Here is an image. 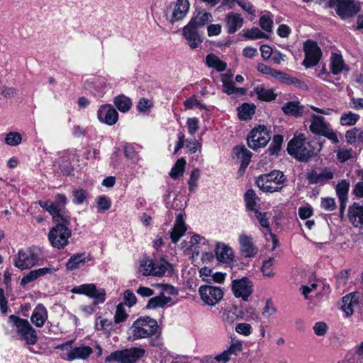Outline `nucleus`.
<instances>
[{
  "label": "nucleus",
  "mask_w": 363,
  "mask_h": 363,
  "mask_svg": "<svg viewBox=\"0 0 363 363\" xmlns=\"http://www.w3.org/2000/svg\"><path fill=\"white\" fill-rule=\"evenodd\" d=\"M67 199L64 194H57L55 201L50 200L39 201L40 207L47 211L57 224L49 231L48 240L54 248L61 250L69 243L72 230L69 228L70 216L65 209Z\"/></svg>",
  "instance_id": "nucleus-1"
},
{
  "label": "nucleus",
  "mask_w": 363,
  "mask_h": 363,
  "mask_svg": "<svg viewBox=\"0 0 363 363\" xmlns=\"http://www.w3.org/2000/svg\"><path fill=\"white\" fill-rule=\"evenodd\" d=\"M157 329L156 320L149 317H140L130 327L129 339L136 340L150 337L157 333Z\"/></svg>",
  "instance_id": "nucleus-2"
},
{
  "label": "nucleus",
  "mask_w": 363,
  "mask_h": 363,
  "mask_svg": "<svg viewBox=\"0 0 363 363\" xmlns=\"http://www.w3.org/2000/svg\"><path fill=\"white\" fill-rule=\"evenodd\" d=\"M9 322L12 324L19 339L24 341L27 345H34L38 342L36 330L31 326L29 321L15 315L9 317Z\"/></svg>",
  "instance_id": "nucleus-3"
},
{
  "label": "nucleus",
  "mask_w": 363,
  "mask_h": 363,
  "mask_svg": "<svg viewBox=\"0 0 363 363\" xmlns=\"http://www.w3.org/2000/svg\"><path fill=\"white\" fill-rule=\"evenodd\" d=\"M286 177L279 170L259 176L256 179L258 187L264 192L274 193L281 191L285 185Z\"/></svg>",
  "instance_id": "nucleus-4"
},
{
  "label": "nucleus",
  "mask_w": 363,
  "mask_h": 363,
  "mask_svg": "<svg viewBox=\"0 0 363 363\" xmlns=\"http://www.w3.org/2000/svg\"><path fill=\"white\" fill-rule=\"evenodd\" d=\"M287 150L289 155L301 161H306L314 154L313 150L303 135L294 137L289 143Z\"/></svg>",
  "instance_id": "nucleus-5"
},
{
  "label": "nucleus",
  "mask_w": 363,
  "mask_h": 363,
  "mask_svg": "<svg viewBox=\"0 0 363 363\" xmlns=\"http://www.w3.org/2000/svg\"><path fill=\"white\" fill-rule=\"evenodd\" d=\"M139 272L145 277H162L170 267V264L164 260H152L143 258L140 260Z\"/></svg>",
  "instance_id": "nucleus-6"
},
{
  "label": "nucleus",
  "mask_w": 363,
  "mask_h": 363,
  "mask_svg": "<svg viewBox=\"0 0 363 363\" xmlns=\"http://www.w3.org/2000/svg\"><path fill=\"white\" fill-rule=\"evenodd\" d=\"M38 252L35 248L20 250L16 255L14 266L21 270L30 269L35 266L40 261Z\"/></svg>",
  "instance_id": "nucleus-7"
},
{
  "label": "nucleus",
  "mask_w": 363,
  "mask_h": 363,
  "mask_svg": "<svg viewBox=\"0 0 363 363\" xmlns=\"http://www.w3.org/2000/svg\"><path fill=\"white\" fill-rule=\"evenodd\" d=\"M72 342L73 341L72 340L67 341L56 347L65 352L62 357L67 360L72 361L77 359H86L93 352V350L89 346L81 345L73 347H72Z\"/></svg>",
  "instance_id": "nucleus-8"
},
{
  "label": "nucleus",
  "mask_w": 363,
  "mask_h": 363,
  "mask_svg": "<svg viewBox=\"0 0 363 363\" xmlns=\"http://www.w3.org/2000/svg\"><path fill=\"white\" fill-rule=\"evenodd\" d=\"M145 350L140 347H133L122 351H116L106 357V361H117L118 363H136L145 355Z\"/></svg>",
  "instance_id": "nucleus-9"
},
{
  "label": "nucleus",
  "mask_w": 363,
  "mask_h": 363,
  "mask_svg": "<svg viewBox=\"0 0 363 363\" xmlns=\"http://www.w3.org/2000/svg\"><path fill=\"white\" fill-rule=\"evenodd\" d=\"M329 6H335L336 13L342 19L352 17L360 10L359 4L354 0H330Z\"/></svg>",
  "instance_id": "nucleus-10"
},
{
  "label": "nucleus",
  "mask_w": 363,
  "mask_h": 363,
  "mask_svg": "<svg viewBox=\"0 0 363 363\" xmlns=\"http://www.w3.org/2000/svg\"><path fill=\"white\" fill-rule=\"evenodd\" d=\"M271 139L269 130L264 125L253 128L247 136V145L252 150H257L267 145Z\"/></svg>",
  "instance_id": "nucleus-11"
},
{
  "label": "nucleus",
  "mask_w": 363,
  "mask_h": 363,
  "mask_svg": "<svg viewBox=\"0 0 363 363\" xmlns=\"http://www.w3.org/2000/svg\"><path fill=\"white\" fill-rule=\"evenodd\" d=\"M72 292L78 294H84L94 298V304L104 303L106 300V291L104 289H98L94 284H84L74 287Z\"/></svg>",
  "instance_id": "nucleus-12"
},
{
  "label": "nucleus",
  "mask_w": 363,
  "mask_h": 363,
  "mask_svg": "<svg viewBox=\"0 0 363 363\" xmlns=\"http://www.w3.org/2000/svg\"><path fill=\"white\" fill-rule=\"evenodd\" d=\"M305 59L303 65L306 68L315 66L320 61L322 56V51L318 44L311 40H308L303 45Z\"/></svg>",
  "instance_id": "nucleus-13"
},
{
  "label": "nucleus",
  "mask_w": 363,
  "mask_h": 363,
  "mask_svg": "<svg viewBox=\"0 0 363 363\" xmlns=\"http://www.w3.org/2000/svg\"><path fill=\"white\" fill-rule=\"evenodd\" d=\"M201 300L208 306L216 305L223 297V291L220 287L205 285L199 288Z\"/></svg>",
  "instance_id": "nucleus-14"
},
{
  "label": "nucleus",
  "mask_w": 363,
  "mask_h": 363,
  "mask_svg": "<svg viewBox=\"0 0 363 363\" xmlns=\"http://www.w3.org/2000/svg\"><path fill=\"white\" fill-rule=\"evenodd\" d=\"M232 289L237 298H242L247 301L249 296L252 294V282L247 277L235 279L232 282Z\"/></svg>",
  "instance_id": "nucleus-15"
},
{
  "label": "nucleus",
  "mask_w": 363,
  "mask_h": 363,
  "mask_svg": "<svg viewBox=\"0 0 363 363\" xmlns=\"http://www.w3.org/2000/svg\"><path fill=\"white\" fill-rule=\"evenodd\" d=\"M99 120L108 125L115 124L118 118V112L111 105L106 104L99 107L97 113Z\"/></svg>",
  "instance_id": "nucleus-16"
},
{
  "label": "nucleus",
  "mask_w": 363,
  "mask_h": 363,
  "mask_svg": "<svg viewBox=\"0 0 363 363\" xmlns=\"http://www.w3.org/2000/svg\"><path fill=\"white\" fill-rule=\"evenodd\" d=\"M238 241L240 252L244 257H253L257 255L258 250L254 245L252 238L251 236L242 233L240 235Z\"/></svg>",
  "instance_id": "nucleus-17"
},
{
  "label": "nucleus",
  "mask_w": 363,
  "mask_h": 363,
  "mask_svg": "<svg viewBox=\"0 0 363 363\" xmlns=\"http://www.w3.org/2000/svg\"><path fill=\"white\" fill-rule=\"evenodd\" d=\"M198 30V28L189 23L183 28V35L188 41L189 47L192 49L198 48L203 41Z\"/></svg>",
  "instance_id": "nucleus-18"
},
{
  "label": "nucleus",
  "mask_w": 363,
  "mask_h": 363,
  "mask_svg": "<svg viewBox=\"0 0 363 363\" xmlns=\"http://www.w3.org/2000/svg\"><path fill=\"white\" fill-rule=\"evenodd\" d=\"M225 23L228 33L233 34L244 24V18L237 13L230 12L225 16Z\"/></svg>",
  "instance_id": "nucleus-19"
},
{
  "label": "nucleus",
  "mask_w": 363,
  "mask_h": 363,
  "mask_svg": "<svg viewBox=\"0 0 363 363\" xmlns=\"http://www.w3.org/2000/svg\"><path fill=\"white\" fill-rule=\"evenodd\" d=\"M232 74H223L221 75V82L223 83V91L228 95H244L246 89L244 88H237L232 81Z\"/></svg>",
  "instance_id": "nucleus-20"
},
{
  "label": "nucleus",
  "mask_w": 363,
  "mask_h": 363,
  "mask_svg": "<svg viewBox=\"0 0 363 363\" xmlns=\"http://www.w3.org/2000/svg\"><path fill=\"white\" fill-rule=\"evenodd\" d=\"M190 4L188 0H177L174 4L172 21L182 20L189 11Z\"/></svg>",
  "instance_id": "nucleus-21"
},
{
  "label": "nucleus",
  "mask_w": 363,
  "mask_h": 363,
  "mask_svg": "<svg viewBox=\"0 0 363 363\" xmlns=\"http://www.w3.org/2000/svg\"><path fill=\"white\" fill-rule=\"evenodd\" d=\"M333 178V172L327 168L320 171H313L307 176L311 184H324Z\"/></svg>",
  "instance_id": "nucleus-22"
},
{
  "label": "nucleus",
  "mask_w": 363,
  "mask_h": 363,
  "mask_svg": "<svg viewBox=\"0 0 363 363\" xmlns=\"http://www.w3.org/2000/svg\"><path fill=\"white\" fill-rule=\"evenodd\" d=\"M350 221L355 227L363 225V206L354 203L349 208L348 213Z\"/></svg>",
  "instance_id": "nucleus-23"
},
{
  "label": "nucleus",
  "mask_w": 363,
  "mask_h": 363,
  "mask_svg": "<svg viewBox=\"0 0 363 363\" xmlns=\"http://www.w3.org/2000/svg\"><path fill=\"white\" fill-rule=\"evenodd\" d=\"M56 270L51 267L40 268L35 270L30 271L21 280V285L25 286L26 284L36 280L38 278L43 277L47 274H52Z\"/></svg>",
  "instance_id": "nucleus-24"
},
{
  "label": "nucleus",
  "mask_w": 363,
  "mask_h": 363,
  "mask_svg": "<svg viewBox=\"0 0 363 363\" xmlns=\"http://www.w3.org/2000/svg\"><path fill=\"white\" fill-rule=\"evenodd\" d=\"M186 231V227L182 213L177 216L176 221L172 230L170 232L172 241L176 243Z\"/></svg>",
  "instance_id": "nucleus-25"
},
{
  "label": "nucleus",
  "mask_w": 363,
  "mask_h": 363,
  "mask_svg": "<svg viewBox=\"0 0 363 363\" xmlns=\"http://www.w3.org/2000/svg\"><path fill=\"white\" fill-rule=\"evenodd\" d=\"M217 259L223 263H230L233 259V250L223 243H218L216 247Z\"/></svg>",
  "instance_id": "nucleus-26"
},
{
  "label": "nucleus",
  "mask_w": 363,
  "mask_h": 363,
  "mask_svg": "<svg viewBox=\"0 0 363 363\" xmlns=\"http://www.w3.org/2000/svg\"><path fill=\"white\" fill-rule=\"evenodd\" d=\"M349 186L350 184L346 180H342L336 186V192L340 203V212L341 216L343 215L344 211L346 208Z\"/></svg>",
  "instance_id": "nucleus-27"
},
{
  "label": "nucleus",
  "mask_w": 363,
  "mask_h": 363,
  "mask_svg": "<svg viewBox=\"0 0 363 363\" xmlns=\"http://www.w3.org/2000/svg\"><path fill=\"white\" fill-rule=\"evenodd\" d=\"M48 318V312L45 307L42 304H38L33 310L30 320L36 327L40 328Z\"/></svg>",
  "instance_id": "nucleus-28"
},
{
  "label": "nucleus",
  "mask_w": 363,
  "mask_h": 363,
  "mask_svg": "<svg viewBox=\"0 0 363 363\" xmlns=\"http://www.w3.org/2000/svg\"><path fill=\"white\" fill-rule=\"evenodd\" d=\"M329 126L330 124L325 121L323 117L315 114L311 115V123L309 129L313 133L321 135Z\"/></svg>",
  "instance_id": "nucleus-29"
},
{
  "label": "nucleus",
  "mask_w": 363,
  "mask_h": 363,
  "mask_svg": "<svg viewBox=\"0 0 363 363\" xmlns=\"http://www.w3.org/2000/svg\"><path fill=\"white\" fill-rule=\"evenodd\" d=\"M303 109L304 106L301 105L300 102L297 101H289L284 104L281 107V110L286 115L296 118L303 116Z\"/></svg>",
  "instance_id": "nucleus-30"
},
{
  "label": "nucleus",
  "mask_w": 363,
  "mask_h": 363,
  "mask_svg": "<svg viewBox=\"0 0 363 363\" xmlns=\"http://www.w3.org/2000/svg\"><path fill=\"white\" fill-rule=\"evenodd\" d=\"M90 260V257L85 256L84 253H77L70 257L66 264V267L67 270L73 271L84 266L86 262Z\"/></svg>",
  "instance_id": "nucleus-31"
},
{
  "label": "nucleus",
  "mask_w": 363,
  "mask_h": 363,
  "mask_svg": "<svg viewBox=\"0 0 363 363\" xmlns=\"http://www.w3.org/2000/svg\"><path fill=\"white\" fill-rule=\"evenodd\" d=\"M341 308L347 316L352 315L354 308L357 306L358 301L355 293H351L342 298Z\"/></svg>",
  "instance_id": "nucleus-32"
},
{
  "label": "nucleus",
  "mask_w": 363,
  "mask_h": 363,
  "mask_svg": "<svg viewBox=\"0 0 363 363\" xmlns=\"http://www.w3.org/2000/svg\"><path fill=\"white\" fill-rule=\"evenodd\" d=\"M212 20L213 16L211 13L201 11L191 19L189 24H191L192 26L199 29Z\"/></svg>",
  "instance_id": "nucleus-33"
},
{
  "label": "nucleus",
  "mask_w": 363,
  "mask_h": 363,
  "mask_svg": "<svg viewBox=\"0 0 363 363\" xmlns=\"http://www.w3.org/2000/svg\"><path fill=\"white\" fill-rule=\"evenodd\" d=\"M233 152L241 160V167L246 168L251 161L252 153L245 146H236Z\"/></svg>",
  "instance_id": "nucleus-34"
},
{
  "label": "nucleus",
  "mask_w": 363,
  "mask_h": 363,
  "mask_svg": "<svg viewBox=\"0 0 363 363\" xmlns=\"http://www.w3.org/2000/svg\"><path fill=\"white\" fill-rule=\"evenodd\" d=\"M171 300V297L165 296L163 294H161L159 296L151 298L146 305V308L155 309L157 308H162L169 303Z\"/></svg>",
  "instance_id": "nucleus-35"
},
{
  "label": "nucleus",
  "mask_w": 363,
  "mask_h": 363,
  "mask_svg": "<svg viewBox=\"0 0 363 363\" xmlns=\"http://www.w3.org/2000/svg\"><path fill=\"white\" fill-rule=\"evenodd\" d=\"M278 80L284 84H288V85H294L297 87L301 88V89H306L307 86L306 84L301 81L300 79H297L296 77H294L287 73L281 72Z\"/></svg>",
  "instance_id": "nucleus-36"
},
{
  "label": "nucleus",
  "mask_w": 363,
  "mask_h": 363,
  "mask_svg": "<svg viewBox=\"0 0 363 363\" xmlns=\"http://www.w3.org/2000/svg\"><path fill=\"white\" fill-rule=\"evenodd\" d=\"M206 61L209 67H213L218 72L224 71L227 67V64L214 54L208 55Z\"/></svg>",
  "instance_id": "nucleus-37"
},
{
  "label": "nucleus",
  "mask_w": 363,
  "mask_h": 363,
  "mask_svg": "<svg viewBox=\"0 0 363 363\" xmlns=\"http://www.w3.org/2000/svg\"><path fill=\"white\" fill-rule=\"evenodd\" d=\"M254 93L257 96V98L262 101H270L275 99V94L272 89H266L262 86H257L254 89Z\"/></svg>",
  "instance_id": "nucleus-38"
},
{
  "label": "nucleus",
  "mask_w": 363,
  "mask_h": 363,
  "mask_svg": "<svg viewBox=\"0 0 363 363\" xmlns=\"http://www.w3.org/2000/svg\"><path fill=\"white\" fill-rule=\"evenodd\" d=\"M240 119L247 121L251 119L255 112V106L253 104H244L238 108Z\"/></svg>",
  "instance_id": "nucleus-39"
},
{
  "label": "nucleus",
  "mask_w": 363,
  "mask_h": 363,
  "mask_svg": "<svg viewBox=\"0 0 363 363\" xmlns=\"http://www.w3.org/2000/svg\"><path fill=\"white\" fill-rule=\"evenodd\" d=\"M244 199L246 204V207L250 211H257L256 206L257 201L259 200L257 196L255 191L250 189H248L244 194Z\"/></svg>",
  "instance_id": "nucleus-40"
},
{
  "label": "nucleus",
  "mask_w": 363,
  "mask_h": 363,
  "mask_svg": "<svg viewBox=\"0 0 363 363\" xmlns=\"http://www.w3.org/2000/svg\"><path fill=\"white\" fill-rule=\"evenodd\" d=\"M114 104L120 111L125 113L130 110L132 102L129 98L121 95L114 99Z\"/></svg>",
  "instance_id": "nucleus-41"
},
{
  "label": "nucleus",
  "mask_w": 363,
  "mask_h": 363,
  "mask_svg": "<svg viewBox=\"0 0 363 363\" xmlns=\"http://www.w3.org/2000/svg\"><path fill=\"white\" fill-rule=\"evenodd\" d=\"M345 64L341 55L333 53L331 57V72L333 74H338L344 68Z\"/></svg>",
  "instance_id": "nucleus-42"
},
{
  "label": "nucleus",
  "mask_w": 363,
  "mask_h": 363,
  "mask_svg": "<svg viewBox=\"0 0 363 363\" xmlns=\"http://www.w3.org/2000/svg\"><path fill=\"white\" fill-rule=\"evenodd\" d=\"M185 165L186 160L184 158L181 157L178 159L170 171V177L172 179H176L179 178L180 176H182L184 172Z\"/></svg>",
  "instance_id": "nucleus-43"
},
{
  "label": "nucleus",
  "mask_w": 363,
  "mask_h": 363,
  "mask_svg": "<svg viewBox=\"0 0 363 363\" xmlns=\"http://www.w3.org/2000/svg\"><path fill=\"white\" fill-rule=\"evenodd\" d=\"M275 259L274 258H269L264 261L261 267V271L263 275L266 277H273L275 275L274 272V265Z\"/></svg>",
  "instance_id": "nucleus-44"
},
{
  "label": "nucleus",
  "mask_w": 363,
  "mask_h": 363,
  "mask_svg": "<svg viewBox=\"0 0 363 363\" xmlns=\"http://www.w3.org/2000/svg\"><path fill=\"white\" fill-rule=\"evenodd\" d=\"M283 143V136L276 135L274 136L272 143L268 148L270 155H277L281 149Z\"/></svg>",
  "instance_id": "nucleus-45"
},
{
  "label": "nucleus",
  "mask_w": 363,
  "mask_h": 363,
  "mask_svg": "<svg viewBox=\"0 0 363 363\" xmlns=\"http://www.w3.org/2000/svg\"><path fill=\"white\" fill-rule=\"evenodd\" d=\"M359 116L352 112L342 114L340 118V123L342 125H352L359 120Z\"/></svg>",
  "instance_id": "nucleus-46"
},
{
  "label": "nucleus",
  "mask_w": 363,
  "mask_h": 363,
  "mask_svg": "<svg viewBox=\"0 0 363 363\" xmlns=\"http://www.w3.org/2000/svg\"><path fill=\"white\" fill-rule=\"evenodd\" d=\"M243 36L249 39H260L267 38V35L262 33L258 28H252L245 30Z\"/></svg>",
  "instance_id": "nucleus-47"
},
{
  "label": "nucleus",
  "mask_w": 363,
  "mask_h": 363,
  "mask_svg": "<svg viewBox=\"0 0 363 363\" xmlns=\"http://www.w3.org/2000/svg\"><path fill=\"white\" fill-rule=\"evenodd\" d=\"M22 140L21 135L17 132H10L5 138V142L7 145L11 146L18 145L21 143Z\"/></svg>",
  "instance_id": "nucleus-48"
},
{
  "label": "nucleus",
  "mask_w": 363,
  "mask_h": 363,
  "mask_svg": "<svg viewBox=\"0 0 363 363\" xmlns=\"http://www.w3.org/2000/svg\"><path fill=\"white\" fill-rule=\"evenodd\" d=\"M128 318L123 303H119L116 307V311L114 315V322L120 323L124 322Z\"/></svg>",
  "instance_id": "nucleus-49"
},
{
  "label": "nucleus",
  "mask_w": 363,
  "mask_h": 363,
  "mask_svg": "<svg viewBox=\"0 0 363 363\" xmlns=\"http://www.w3.org/2000/svg\"><path fill=\"white\" fill-rule=\"evenodd\" d=\"M95 328L97 330H108L111 328V322L106 318L99 316L95 321Z\"/></svg>",
  "instance_id": "nucleus-50"
},
{
  "label": "nucleus",
  "mask_w": 363,
  "mask_h": 363,
  "mask_svg": "<svg viewBox=\"0 0 363 363\" xmlns=\"http://www.w3.org/2000/svg\"><path fill=\"white\" fill-rule=\"evenodd\" d=\"M200 170L199 169H194L191 171L190 178L188 182L190 191H194L197 187V182L200 178Z\"/></svg>",
  "instance_id": "nucleus-51"
},
{
  "label": "nucleus",
  "mask_w": 363,
  "mask_h": 363,
  "mask_svg": "<svg viewBox=\"0 0 363 363\" xmlns=\"http://www.w3.org/2000/svg\"><path fill=\"white\" fill-rule=\"evenodd\" d=\"M362 134H363L362 131L354 128L353 129L347 130L346 132L345 137L348 143H353L356 141L357 139H359L362 138Z\"/></svg>",
  "instance_id": "nucleus-52"
},
{
  "label": "nucleus",
  "mask_w": 363,
  "mask_h": 363,
  "mask_svg": "<svg viewBox=\"0 0 363 363\" xmlns=\"http://www.w3.org/2000/svg\"><path fill=\"white\" fill-rule=\"evenodd\" d=\"M259 25L265 31L271 32L272 30L273 21L269 15H263L259 18Z\"/></svg>",
  "instance_id": "nucleus-53"
},
{
  "label": "nucleus",
  "mask_w": 363,
  "mask_h": 363,
  "mask_svg": "<svg viewBox=\"0 0 363 363\" xmlns=\"http://www.w3.org/2000/svg\"><path fill=\"white\" fill-rule=\"evenodd\" d=\"M232 355H237L238 352L242 350V343L238 340H232L230 347L226 350Z\"/></svg>",
  "instance_id": "nucleus-54"
},
{
  "label": "nucleus",
  "mask_w": 363,
  "mask_h": 363,
  "mask_svg": "<svg viewBox=\"0 0 363 363\" xmlns=\"http://www.w3.org/2000/svg\"><path fill=\"white\" fill-rule=\"evenodd\" d=\"M96 203L99 211H105L110 208L111 202L106 196H101L96 199Z\"/></svg>",
  "instance_id": "nucleus-55"
},
{
  "label": "nucleus",
  "mask_w": 363,
  "mask_h": 363,
  "mask_svg": "<svg viewBox=\"0 0 363 363\" xmlns=\"http://www.w3.org/2000/svg\"><path fill=\"white\" fill-rule=\"evenodd\" d=\"M123 301L126 306L131 307L136 303L137 298L131 291L126 290L123 294Z\"/></svg>",
  "instance_id": "nucleus-56"
},
{
  "label": "nucleus",
  "mask_w": 363,
  "mask_h": 363,
  "mask_svg": "<svg viewBox=\"0 0 363 363\" xmlns=\"http://www.w3.org/2000/svg\"><path fill=\"white\" fill-rule=\"evenodd\" d=\"M184 104L185 106V108L186 109H191V108H194L195 107H197L200 109H202V108H206V106L201 104L199 100H197L196 99H195L194 97H191L188 99H186L184 102Z\"/></svg>",
  "instance_id": "nucleus-57"
},
{
  "label": "nucleus",
  "mask_w": 363,
  "mask_h": 363,
  "mask_svg": "<svg viewBox=\"0 0 363 363\" xmlns=\"http://www.w3.org/2000/svg\"><path fill=\"white\" fill-rule=\"evenodd\" d=\"M321 207L328 211H333L336 208L335 199L330 197L322 199Z\"/></svg>",
  "instance_id": "nucleus-58"
},
{
  "label": "nucleus",
  "mask_w": 363,
  "mask_h": 363,
  "mask_svg": "<svg viewBox=\"0 0 363 363\" xmlns=\"http://www.w3.org/2000/svg\"><path fill=\"white\" fill-rule=\"evenodd\" d=\"M328 325L324 322H318L313 326V331L318 336H324L328 331Z\"/></svg>",
  "instance_id": "nucleus-59"
},
{
  "label": "nucleus",
  "mask_w": 363,
  "mask_h": 363,
  "mask_svg": "<svg viewBox=\"0 0 363 363\" xmlns=\"http://www.w3.org/2000/svg\"><path fill=\"white\" fill-rule=\"evenodd\" d=\"M235 331L245 336H248L251 334V325L246 323H241L236 325Z\"/></svg>",
  "instance_id": "nucleus-60"
},
{
  "label": "nucleus",
  "mask_w": 363,
  "mask_h": 363,
  "mask_svg": "<svg viewBox=\"0 0 363 363\" xmlns=\"http://www.w3.org/2000/svg\"><path fill=\"white\" fill-rule=\"evenodd\" d=\"M353 151L352 149L350 150H340L337 152V157L340 162H345L347 160L352 157Z\"/></svg>",
  "instance_id": "nucleus-61"
},
{
  "label": "nucleus",
  "mask_w": 363,
  "mask_h": 363,
  "mask_svg": "<svg viewBox=\"0 0 363 363\" xmlns=\"http://www.w3.org/2000/svg\"><path fill=\"white\" fill-rule=\"evenodd\" d=\"M256 218L258 220L260 225L269 230V222L267 217L266 213L259 212L257 210L255 211Z\"/></svg>",
  "instance_id": "nucleus-62"
},
{
  "label": "nucleus",
  "mask_w": 363,
  "mask_h": 363,
  "mask_svg": "<svg viewBox=\"0 0 363 363\" xmlns=\"http://www.w3.org/2000/svg\"><path fill=\"white\" fill-rule=\"evenodd\" d=\"M233 1H236L237 4L246 12L249 14L253 15L255 14V9L253 5L247 0H233Z\"/></svg>",
  "instance_id": "nucleus-63"
},
{
  "label": "nucleus",
  "mask_w": 363,
  "mask_h": 363,
  "mask_svg": "<svg viewBox=\"0 0 363 363\" xmlns=\"http://www.w3.org/2000/svg\"><path fill=\"white\" fill-rule=\"evenodd\" d=\"M276 313V308L274 307L273 303L271 300H267L266 301L265 306L262 311V315L265 317H270Z\"/></svg>",
  "instance_id": "nucleus-64"
}]
</instances>
